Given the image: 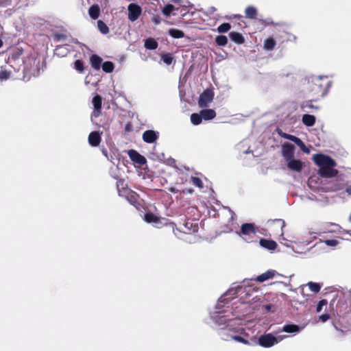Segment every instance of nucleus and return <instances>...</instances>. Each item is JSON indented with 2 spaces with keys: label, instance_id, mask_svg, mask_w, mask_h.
Instances as JSON below:
<instances>
[{
  "label": "nucleus",
  "instance_id": "423d86ee",
  "mask_svg": "<svg viewBox=\"0 0 351 351\" xmlns=\"http://www.w3.org/2000/svg\"><path fill=\"white\" fill-rule=\"evenodd\" d=\"M258 344L263 348H271L277 344L276 336L272 333L262 335L258 339Z\"/></svg>",
  "mask_w": 351,
  "mask_h": 351
},
{
  "label": "nucleus",
  "instance_id": "a19ab883",
  "mask_svg": "<svg viewBox=\"0 0 351 351\" xmlns=\"http://www.w3.org/2000/svg\"><path fill=\"white\" fill-rule=\"evenodd\" d=\"M298 145V146L300 147V149H302L304 153H306V154H309V152H310L309 149H308V148L306 147L305 144L303 143V141H302V140H300V141H299V143H298V145Z\"/></svg>",
  "mask_w": 351,
  "mask_h": 351
},
{
  "label": "nucleus",
  "instance_id": "9d476101",
  "mask_svg": "<svg viewBox=\"0 0 351 351\" xmlns=\"http://www.w3.org/2000/svg\"><path fill=\"white\" fill-rule=\"evenodd\" d=\"M128 156L134 162L139 165H145L147 162L145 158L135 150L128 151Z\"/></svg>",
  "mask_w": 351,
  "mask_h": 351
},
{
  "label": "nucleus",
  "instance_id": "4d7b16f0",
  "mask_svg": "<svg viewBox=\"0 0 351 351\" xmlns=\"http://www.w3.org/2000/svg\"><path fill=\"white\" fill-rule=\"evenodd\" d=\"M247 153H250V151L247 150V151L245 152V154H247Z\"/></svg>",
  "mask_w": 351,
  "mask_h": 351
},
{
  "label": "nucleus",
  "instance_id": "4468645a",
  "mask_svg": "<svg viewBox=\"0 0 351 351\" xmlns=\"http://www.w3.org/2000/svg\"><path fill=\"white\" fill-rule=\"evenodd\" d=\"M100 142L101 136L99 132L95 131L90 133L88 136V143L91 146H98Z\"/></svg>",
  "mask_w": 351,
  "mask_h": 351
},
{
  "label": "nucleus",
  "instance_id": "c756f323",
  "mask_svg": "<svg viewBox=\"0 0 351 351\" xmlns=\"http://www.w3.org/2000/svg\"><path fill=\"white\" fill-rule=\"evenodd\" d=\"M97 27L99 29V31L104 34H106L109 32L108 27L104 22H103L101 20L97 21Z\"/></svg>",
  "mask_w": 351,
  "mask_h": 351
},
{
  "label": "nucleus",
  "instance_id": "393cba45",
  "mask_svg": "<svg viewBox=\"0 0 351 351\" xmlns=\"http://www.w3.org/2000/svg\"><path fill=\"white\" fill-rule=\"evenodd\" d=\"M276 46V42L272 38H269L266 39L264 42V49L271 51L274 49Z\"/></svg>",
  "mask_w": 351,
  "mask_h": 351
},
{
  "label": "nucleus",
  "instance_id": "3c124183",
  "mask_svg": "<svg viewBox=\"0 0 351 351\" xmlns=\"http://www.w3.org/2000/svg\"><path fill=\"white\" fill-rule=\"evenodd\" d=\"M346 192L349 195H351V186L347 187Z\"/></svg>",
  "mask_w": 351,
  "mask_h": 351
},
{
  "label": "nucleus",
  "instance_id": "ddd939ff",
  "mask_svg": "<svg viewBox=\"0 0 351 351\" xmlns=\"http://www.w3.org/2000/svg\"><path fill=\"white\" fill-rule=\"evenodd\" d=\"M158 133L154 130H147L143 134V139L147 143H154L158 138Z\"/></svg>",
  "mask_w": 351,
  "mask_h": 351
},
{
  "label": "nucleus",
  "instance_id": "f03ea898",
  "mask_svg": "<svg viewBox=\"0 0 351 351\" xmlns=\"http://www.w3.org/2000/svg\"><path fill=\"white\" fill-rule=\"evenodd\" d=\"M210 318L219 327V335L225 341L233 339L243 344H249V341L238 334H243L241 327V318L234 316L229 310H221L213 312Z\"/></svg>",
  "mask_w": 351,
  "mask_h": 351
},
{
  "label": "nucleus",
  "instance_id": "cd10ccee",
  "mask_svg": "<svg viewBox=\"0 0 351 351\" xmlns=\"http://www.w3.org/2000/svg\"><path fill=\"white\" fill-rule=\"evenodd\" d=\"M176 9L174 6L171 4H168L166 6L164 7L162 9V13L166 16H169L171 14L173 15H175L174 13H172L173 11H174Z\"/></svg>",
  "mask_w": 351,
  "mask_h": 351
},
{
  "label": "nucleus",
  "instance_id": "20e7f679",
  "mask_svg": "<svg viewBox=\"0 0 351 351\" xmlns=\"http://www.w3.org/2000/svg\"><path fill=\"white\" fill-rule=\"evenodd\" d=\"M315 163L320 168L318 173L322 178H333L338 171L333 167L336 166L335 161L330 157L319 154L313 156Z\"/></svg>",
  "mask_w": 351,
  "mask_h": 351
},
{
  "label": "nucleus",
  "instance_id": "09e8293b",
  "mask_svg": "<svg viewBox=\"0 0 351 351\" xmlns=\"http://www.w3.org/2000/svg\"><path fill=\"white\" fill-rule=\"evenodd\" d=\"M315 181V177H311L309 179H308V184L309 186H312V184L313 182Z\"/></svg>",
  "mask_w": 351,
  "mask_h": 351
},
{
  "label": "nucleus",
  "instance_id": "0eeeda50",
  "mask_svg": "<svg viewBox=\"0 0 351 351\" xmlns=\"http://www.w3.org/2000/svg\"><path fill=\"white\" fill-rule=\"evenodd\" d=\"M214 98L213 90L206 89L199 96L198 104L200 108L207 107Z\"/></svg>",
  "mask_w": 351,
  "mask_h": 351
},
{
  "label": "nucleus",
  "instance_id": "b1692460",
  "mask_svg": "<svg viewBox=\"0 0 351 351\" xmlns=\"http://www.w3.org/2000/svg\"><path fill=\"white\" fill-rule=\"evenodd\" d=\"M169 34L174 38H181L184 36V33L177 29H170L169 30Z\"/></svg>",
  "mask_w": 351,
  "mask_h": 351
},
{
  "label": "nucleus",
  "instance_id": "1a4fd4ad",
  "mask_svg": "<svg viewBox=\"0 0 351 351\" xmlns=\"http://www.w3.org/2000/svg\"><path fill=\"white\" fill-rule=\"evenodd\" d=\"M278 277L284 278L285 276L278 274L276 270L270 269L257 276L255 280L259 282H263L269 279Z\"/></svg>",
  "mask_w": 351,
  "mask_h": 351
},
{
  "label": "nucleus",
  "instance_id": "72a5a7b5",
  "mask_svg": "<svg viewBox=\"0 0 351 351\" xmlns=\"http://www.w3.org/2000/svg\"><path fill=\"white\" fill-rule=\"evenodd\" d=\"M328 302L326 300H320L316 307L317 313H320L322 311L323 307L326 306Z\"/></svg>",
  "mask_w": 351,
  "mask_h": 351
},
{
  "label": "nucleus",
  "instance_id": "ea45409f",
  "mask_svg": "<svg viewBox=\"0 0 351 351\" xmlns=\"http://www.w3.org/2000/svg\"><path fill=\"white\" fill-rule=\"evenodd\" d=\"M324 243L328 246L335 247V246L337 245L339 242L337 240H335V239H328V240H325Z\"/></svg>",
  "mask_w": 351,
  "mask_h": 351
},
{
  "label": "nucleus",
  "instance_id": "f257e3e1",
  "mask_svg": "<svg viewBox=\"0 0 351 351\" xmlns=\"http://www.w3.org/2000/svg\"><path fill=\"white\" fill-rule=\"evenodd\" d=\"M257 293V290L246 285L232 287L220 297L216 308L221 311L223 308L222 310H229L234 316H244L254 309L251 306L260 300Z\"/></svg>",
  "mask_w": 351,
  "mask_h": 351
},
{
  "label": "nucleus",
  "instance_id": "a18cd8bd",
  "mask_svg": "<svg viewBox=\"0 0 351 351\" xmlns=\"http://www.w3.org/2000/svg\"><path fill=\"white\" fill-rule=\"evenodd\" d=\"M152 21L154 24L158 25L160 23V17L157 15L154 16L152 19Z\"/></svg>",
  "mask_w": 351,
  "mask_h": 351
},
{
  "label": "nucleus",
  "instance_id": "2f4dec72",
  "mask_svg": "<svg viewBox=\"0 0 351 351\" xmlns=\"http://www.w3.org/2000/svg\"><path fill=\"white\" fill-rule=\"evenodd\" d=\"M10 71H8L6 69H4L3 67H1L0 71V81L7 80L10 77Z\"/></svg>",
  "mask_w": 351,
  "mask_h": 351
},
{
  "label": "nucleus",
  "instance_id": "5701e85b",
  "mask_svg": "<svg viewBox=\"0 0 351 351\" xmlns=\"http://www.w3.org/2000/svg\"><path fill=\"white\" fill-rule=\"evenodd\" d=\"M100 13V10L98 5H92L88 10V14L93 19H97Z\"/></svg>",
  "mask_w": 351,
  "mask_h": 351
},
{
  "label": "nucleus",
  "instance_id": "603ef678",
  "mask_svg": "<svg viewBox=\"0 0 351 351\" xmlns=\"http://www.w3.org/2000/svg\"><path fill=\"white\" fill-rule=\"evenodd\" d=\"M24 64H25L24 65V70L26 71H29V68L27 67V66L25 62H24Z\"/></svg>",
  "mask_w": 351,
  "mask_h": 351
},
{
  "label": "nucleus",
  "instance_id": "a878e982",
  "mask_svg": "<svg viewBox=\"0 0 351 351\" xmlns=\"http://www.w3.org/2000/svg\"><path fill=\"white\" fill-rule=\"evenodd\" d=\"M215 43L219 46H226L228 43V38L223 35H219L215 38Z\"/></svg>",
  "mask_w": 351,
  "mask_h": 351
},
{
  "label": "nucleus",
  "instance_id": "79ce46f5",
  "mask_svg": "<svg viewBox=\"0 0 351 351\" xmlns=\"http://www.w3.org/2000/svg\"><path fill=\"white\" fill-rule=\"evenodd\" d=\"M323 78V76H317L312 78V82L315 83V85L322 88V84H319V81Z\"/></svg>",
  "mask_w": 351,
  "mask_h": 351
},
{
  "label": "nucleus",
  "instance_id": "2eb2a0df",
  "mask_svg": "<svg viewBox=\"0 0 351 351\" xmlns=\"http://www.w3.org/2000/svg\"><path fill=\"white\" fill-rule=\"evenodd\" d=\"M259 243L261 247L269 250H274L277 247L276 243L272 240L262 239Z\"/></svg>",
  "mask_w": 351,
  "mask_h": 351
},
{
  "label": "nucleus",
  "instance_id": "49530a36",
  "mask_svg": "<svg viewBox=\"0 0 351 351\" xmlns=\"http://www.w3.org/2000/svg\"><path fill=\"white\" fill-rule=\"evenodd\" d=\"M175 3H181L182 6L187 7V5L189 3L187 1L183 0H172Z\"/></svg>",
  "mask_w": 351,
  "mask_h": 351
},
{
  "label": "nucleus",
  "instance_id": "aec40b11",
  "mask_svg": "<svg viewBox=\"0 0 351 351\" xmlns=\"http://www.w3.org/2000/svg\"><path fill=\"white\" fill-rule=\"evenodd\" d=\"M102 59L97 55H93L90 57V64L95 69H99Z\"/></svg>",
  "mask_w": 351,
  "mask_h": 351
},
{
  "label": "nucleus",
  "instance_id": "473e14b6",
  "mask_svg": "<svg viewBox=\"0 0 351 351\" xmlns=\"http://www.w3.org/2000/svg\"><path fill=\"white\" fill-rule=\"evenodd\" d=\"M231 28V25L228 23H224L217 27V32L219 33H225L228 32Z\"/></svg>",
  "mask_w": 351,
  "mask_h": 351
},
{
  "label": "nucleus",
  "instance_id": "9b49d317",
  "mask_svg": "<svg viewBox=\"0 0 351 351\" xmlns=\"http://www.w3.org/2000/svg\"><path fill=\"white\" fill-rule=\"evenodd\" d=\"M304 328V326H299L296 324H289L284 325L281 331L287 333L297 334L303 330Z\"/></svg>",
  "mask_w": 351,
  "mask_h": 351
},
{
  "label": "nucleus",
  "instance_id": "6ab92c4d",
  "mask_svg": "<svg viewBox=\"0 0 351 351\" xmlns=\"http://www.w3.org/2000/svg\"><path fill=\"white\" fill-rule=\"evenodd\" d=\"M230 38L237 44H242L245 40L243 36L239 32H232L229 34Z\"/></svg>",
  "mask_w": 351,
  "mask_h": 351
},
{
  "label": "nucleus",
  "instance_id": "7ed1b4c3",
  "mask_svg": "<svg viewBox=\"0 0 351 351\" xmlns=\"http://www.w3.org/2000/svg\"><path fill=\"white\" fill-rule=\"evenodd\" d=\"M295 147L289 143H285L282 146L281 154L287 169L296 173H300L304 167V162L295 158Z\"/></svg>",
  "mask_w": 351,
  "mask_h": 351
},
{
  "label": "nucleus",
  "instance_id": "e433bc0d",
  "mask_svg": "<svg viewBox=\"0 0 351 351\" xmlns=\"http://www.w3.org/2000/svg\"><path fill=\"white\" fill-rule=\"evenodd\" d=\"M191 181L195 186H196L199 188H203V183L199 178L192 177Z\"/></svg>",
  "mask_w": 351,
  "mask_h": 351
},
{
  "label": "nucleus",
  "instance_id": "39448f33",
  "mask_svg": "<svg viewBox=\"0 0 351 351\" xmlns=\"http://www.w3.org/2000/svg\"><path fill=\"white\" fill-rule=\"evenodd\" d=\"M256 232V231L253 223H244L241 227V231L237 233L249 243L252 241Z\"/></svg>",
  "mask_w": 351,
  "mask_h": 351
},
{
  "label": "nucleus",
  "instance_id": "37998d69",
  "mask_svg": "<svg viewBox=\"0 0 351 351\" xmlns=\"http://www.w3.org/2000/svg\"><path fill=\"white\" fill-rule=\"evenodd\" d=\"M330 318V315L327 313L323 314L319 317V319L322 322H326Z\"/></svg>",
  "mask_w": 351,
  "mask_h": 351
},
{
  "label": "nucleus",
  "instance_id": "58836bf2",
  "mask_svg": "<svg viewBox=\"0 0 351 351\" xmlns=\"http://www.w3.org/2000/svg\"><path fill=\"white\" fill-rule=\"evenodd\" d=\"M284 137L289 141L294 142L296 145H298V143L300 141L299 138L291 134H285Z\"/></svg>",
  "mask_w": 351,
  "mask_h": 351
},
{
  "label": "nucleus",
  "instance_id": "f3484780",
  "mask_svg": "<svg viewBox=\"0 0 351 351\" xmlns=\"http://www.w3.org/2000/svg\"><path fill=\"white\" fill-rule=\"evenodd\" d=\"M202 119L210 120L215 117L216 112L213 109H204L200 111Z\"/></svg>",
  "mask_w": 351,
  "mask_h": 351
},
{
  "label": "nucleus",
  "instance_id": "c85d7f7f",
  "mask_svg": "<svg viewBox=\"0 0 351 351\" xmlns=\"http://www.w3.org/2000/svg\"><path fill=\"white\" fill-rule=\"evenodd\" d=\"M102 69L106 73H111L114 69V64L110 61L104 62L102 64Z\"/></svg>",
  "mask_w": 351,
  "mask_h": 351
},
{
  "label": "nucleus",
  "instance_id": "a211bd4d",
  "mask_svg": "<svg viewBox=\"0 0 351 351\" xmlns=\"http://www.w3.org/2000/svg\"><path fill=\"white\" fill-rule=\"evenodd\" d=\"M245 18L250 19H254L257 16V10L254 6H248L245 10Z\"/></svg>",
  "mask_w": 351,
  "mask_h": 351
},
{
  "label": "nucleus",
  "instance_id": "6e6552de",
  "mask_svg": "<svg viewBox=\"0 0 351 351\" xmlns=\"http://www.w3.org/2000/svg\"><path fill=\"white\" fill-rule=\"evenodd\" d=\"M128 19L132 22L138 19L141 14V8L136 3H130L128 6Z\"/></svg>",
  "mask_w": 351,
  "mask_h": 351
},
{
  "label": "nucleus",
  "instance_id": "864d4df0",
  "mask_svg": "<svg viewBox=\"0 0 351 351\" xmlns=\"http://www.w3.org/2000/svg\"><path fill=\"white\" fill-rule=\"evenodd\" d=\"M2 45H3V43H2V41L0 40V48L1 47Z\"/></svg>",
  "mask_w": 351,
  "mask_h": 351
},
{
  "label": "nucleus",
  "instance_id": "6e6d98bb",
  "mask_svg": "<svg viewBox=\"0 0 351 351\" xmlns=\"http://www.w3.org/2000/svg\"><path fill=\"white\" fill-rule=\"evenodd\" d=\"M349 221L351 222V213H350V217H349Z\"/></svg>",
  "mask_w": 351,
  "mask_h": 351
},
{
  "label": "nucleus",
  "instance_id": "c03bdc74",
  "mask_svg": "<svg viewBox=\"0 0 351 351\" xmlns=\"http://www.w3.org/2000/svg\"><path fill=\"white\" fill-rule=\"evenodd\" d=\"M19 53H14L12 55L11 57H9L8 58V62L10 63L12 60H19Z\"/></svg>",
  "mask_w": 351,
  "mask_h": 351
},
{
  "label": "nucleus",
  "instance_id": "dca6fc26",
  "mask_svg": "<svg viewBox=\"0 0 351 351\" xmlns=\"http://www.w3.org/2000/svg\"><path fill=\"white\" fill-rule=\"evenodd\" d=\"M144 219L146 222L153 223L156 227H158L160 223L159 217L152 213H146Z\"/></svg>",
  "mask_w": 351,
  "mask_h": 351
},
{
  "label": "nucleus",
  "instance_id": "c9c22d12",
  "mask_svg": "<svg viewBox=\"0 0 351 351\" xmlns=\"http://www.w3.org/2000/svg\"><path fill=\"white\" fill-rule=\"evenodd\" d=\"M162 61L167 64H171L173 61V58L171 54H165L162 56Z\"/></svg>",
  "mask_w": 351,
  "mask_h": 351
},
{
  "label": "nucleus",
  "instance_id": "f704fd0d",
  "mask_svg": "<svg viewBox=\"0 0 351 351\" xmlns=\"http://www.w3.org/2000/svg\"><path fill=\"white\" fill-rule=\"evenodd\" d=\"M74 68L80 73L83 72L84 71V65L81 60H77L74 62Z\"/></svg>",
  "mask_w": 351,
  "mask_h": 351
},
{
  "label": "nucleus",
  "instance_id": "8fccbe9b",
  "mask_svg": "<svg viewBox=\"0 0 351 351\" xmlns=\"http://www.w3.org/2000/svg\"><path fill=\"white\" fill-rule=\"evenodd\" d=\"M265 308L267 311H270L272 308V306L271 304H267L265 306Z\"/></svg>",
  "mask_w": 351,
  "mask_h": 351
},
{
  "label": "nucleus",
  "instance_id": "bb28decb",
  "mask_svg": "<svg viewBox=\"0 0 351 351\" xmlns=\"http://www.w3.org/2000/svg\"><path fill=\"white\" fill-rule=\"evenodd\" d=\"M202 120V115L200 112L199 114L197 113H193L191 115V121L193 125H199Z\"/></svg>",
  "mask_w": 351,
  "mask_h": 351
},
{
  "label": "nucleus",
  "instance_id": "7c9ffc66",
  "mask_svg": "<svg viewBox=\"0 0 351 351\" xmlns=\"http://www.w3.org/2000/svg\"><path fill=\"white\" fill-rule=\"evenodd\" d=\"M307 286L308 287L309 289L314 293H318L321 289L320 285L316 282H309L307 284Z\"/></svg>",
  "mask_w": 351,
  "mask_h": 351
},
{
  "label": "nucleus",
  "instance_id": "412c9836",
  "mask_svg": "<svg viewBox=\"0 0 351 351\" xmlns=\"http://www.w3.org/2000/svg\"><path fill=\"white\" fill-rule=\"evenodd\" d=\"M302 122L306 126H313L315 122V117L311 114H304L302 117Z\"/></svg>",
  "mask_w": 351,
  "mask_h": 351
},
{
  "label": "nucleus",
  "instance_id": "5fc2aeb1",
  "mask_svg": "<svg viewBox=\"0 0 351 351\" xmlns=\"http://www.w3.org/2000/svg\"><path fill=\"white\" fill-rule=\"evenodd\" d=\"M338 189V187H335V188H332V190H337Z\"/></svg>",
  "mask_w": 351,
  "mask_h": 351
},
{
  "label": "nucleus",
  "instance_id": "f8f14e48",
  "mask_svg": "<svg viewBox=\"0 0 351 351\" xmlns=\"http://www.w3.org/2000/svg\"><path fill=\"white\" fill-rule=\"evenodd\" d=\"M101 102L102 99L99 95H97L93 97V104L94 106V111L93 112V116L97 117L99 115L101 108Z\"/></svg>",
  "mask_w": 351,
  "mask_h": 351
},
{
  "label": "nucleus",
  "instance_id": "4be33fe9",
  "mask_svg": "<svg viewBox=\"0 0 351 351\" xmlns=\"http://www.w3.org/2000/svg\"><path fill=\"white\" fill-rule=\"evenodd\" d=\"M158 43L154 38H149L145 41V47L147 49L154 50L158 47Z\"/></svg>",
  "mask_w": 351,
  "mask_h": 351
},
{
  "label": "nucleus",
  "instance_id": "de8ad7c7",
  "mask_svg": "<svg viewBox=\"0 0 351 351\" xmlns=\"http://www.w3.org/2000/svg\"><path fill=\"white\" fill-rule=\"evenodd\" d=\"M288 336L287 335H279L278 337H276V339L277 341V344L278 343H280V341H282L283 339H285V338H287Z\"/></svg>",
  "mask_w": 351,
  "mask_h": 351
},
{
  "label": "nucleus",
  "instance_id": "4c0bfd02",
  "mask_svg": "<svg viewBox=\"0 0 351 351\" xmlns=\"http://www.w3.org/2000/svg\"><path fill=\"white\" fill-rule=\"evenodd\" d=\"M66 47H64V46H60L55 49V53L57 55H61L64 56L66 54Z\"/></svg>",
  "mask_w": 351,
  "mask_h": 351
}]
</instances>
